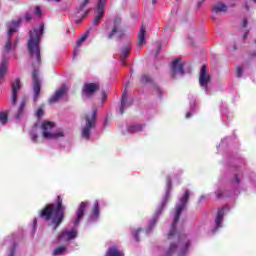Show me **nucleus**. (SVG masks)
<instances>
[{"instance_id":"nucleus-15","label":"nucleus","mask_w":256,"mask_h":256,"mask_svg":"<svg viewBox=\"0 0 256 256\" xmlns=\"http://www.w3.org/2000/svg\"><path fill=\"white\" fill-rule=\"evenodd\" d=\"M21 90V80L17 78L14 82H12V104L17 105V93Z\"/></svg>"},{"instance_id":"nucleus-5","label":"nucleus","mask_w":256,"mask_h":256,"mask_svg":"<svg viewBox=\"0 0 256 256\" xmlns=\"http://www.w3.org/2000/svg\"><path fill=\"white\" fill-rule=\"evenodd\" d=\"M113 37H117L119 41L125 37V29H123V23L119 17L114 19L112 28L107 34V39L111 40Z\"/></svg>"},{"instance_id":"nucleus-3","label":"nucleus","mask_w":256,"mask_h":256,"mask_svg":"<svg viewBox=\"0 0 256 256\" xmlns=\"http://www.w3.org/2000/svg\"><path fill=\"white\" fill-rule=\"evenodd\" d=\"M45 31V24H41L39 29L34 28L29 32L27 49L33 67H41V37Z\"/></svg>"},{"instance_id":"nucleus-48","label":"nucleus","mask_w":256,"mask_h":256,"mask_svg":"<svg viewBox=\"0 0 256 256\" xmlns=\"http://www.w3.org/2000/svg\"><path fill=\"white\" fill-rule=\"evenodd\" d=\"M157 3V0H152V5H155Z\"/></svg>"},{"instance_id":"nucleus-37","label":"nucleus","mask_w":256,"mask_h":256,"mask_svg":"<svg viewBox=\"0 0 256 256\" xmlns=\"http://www.w3.org/2000/svg\"><path fill=\"white\" fill-rule=\"evenodd\" d=\"M36 115H37L38 119H41V117H43V115H45V112L43 111L42 108H40L37 110Z\"/></svg>"},{"instance_id":"nucleus-23","label":"nucleus","mask_w":256,"mask_h":256,"mask_svg":"<svg viewBox=\"0 0 256 256\" xmlns=\"http://www.w3.org/2000/svg\"><path fill=\"white\" fill-rule=\"evenodd\" d=\"M105 256H125V254H123V252L119 251V249H117V246H112V247L108 248Z\"/></svg>"},{"instance_id":"nucleus-19","label":"nucleus","mask_w":256,"mask_h":256,"mask_svg":"<svg viewBox=\"0 0 256 256\" xmlns=\"http://www.w3.org/2000/svg\"><path fill=\"white\" fill-rule=\"evenodd\" d=\"M147 42V38H145V27L141 26L140 32L138 33V45L137 48L141 49L143 44Z\"/></svg>"},{"instance_id":"nucleus-28","label":"nucleus","mask_w":256,"mask_h":256,"mask_svg":"<svg viewBox=\"0 0 256 256\" xmlns=\"http://www.w3.org/2000/svg\"><path fill=\"white\" fill-rule=\"evenodd\" d=\"M89 37V32H86L84 35L81 36L80 39L76 42V47L79 48L85 41H87V38Z\"/></svg>"},{"instance_id":"nucleus-35","label":"nucleus","mask_w":256,"mask_h":256,"mask_svg":"<svg viewBox=\"0 0 256 256\" xmlns=\"http://www.w3.org/2000/svg\"><path fill=\"white\" fill-rule=\"evenodd\" d=\"M35 15H37V17H41V15H43V11L41 10V7L39 6L35 7Z\"/></svg>"},{"instance_id":"nucleus-2","label":"nucleus","mask_w":256,"mask_h":256,"mask_svg":"<svg viewBox=\"0 0 256 256\" xmlns=\"http://www.w3.org/2000/svg\"><path fill=\"white\" fill-rule=\"evenodd\" d=\"M65 205L61 195L57 196L56 203L46 204L39 212L38 217L43 221H51L53 231H57L65 220Z\"/></svg>"},{"instance_id":"nucleus-47","label":"nucleus","mask_w":256,"mask_h":256,"mask_svg":"<svg viewBox=\"0 0 256 256\" xmlns=\"http://www.w3.org/2000/svg\"><path fill=\"white\" fill-rule=\"evenodd\" d=\"M159 51H161V44L158 45V51H157V53H159Z\"/></svg>"},{"instance_id":"nucleus-41","label":"nucleus","mask_w":256,"mask_h":256,"mask_svg":"<svg viewBox=\"0 0 256 256\" xmlns=\"http://www.w3.org/2000/svg\"><path fill=\"white\" fill-rule=\"evenodd\" d=\"M203 3H205V0L198 1V3H197L198 9H200V7H201V5H203Z\"/></svg>"},{"instance_id":"nucleus-40","label":"nucleus","mask_w":256,"mask_h":256,"mask_svg":"<svg viewBox=\"0 0 256 256\" xmlns=\"http://www.w3.org/2000/svg\"><path fill=\"white\" fill-rule=\"evenodd\" d=\"M155 91L156 93H158L159 97H162L163 92L161 91V88H159L158 86L155 87Z\"/></svg>"},{"instance_id":"nucleus-29","label":"nucleus","mask_w":256,"mask_h":256,"mask_svg":"<svg viewBox=\"0 0 256 256\" xmlns=\"http://www.w3.org/2000/svg\"><path fill=\"white\" fill-rule=\"evenodd\" d=\"M7 121H9V116L7 115V113L0 112V123L2 125H5V123H7Z\"/></svg>"},{"instance_id":"nucleus-52","label":"nucleus","mask_w":256,"mask_h":256,"mask_svg":"<svg viewBox=\"0 0 256 256\" xmlns=\"http://www.w3.org/2000/svg\"><path fill=\"white\" fill-rule=\"evenodd\" d=\"M164 203H167V198L165 199V202Z\"/></svg>"},{"instance_id":"nucleus-42","label":"nucleus","mask_w":256,"mask_h":256,"mask_svg":"<svg viewBox=\"0 0 256 256\" xmlns=\"http://www.w3.org/2000/svg\"><path fill=\"white\" fill-rule=\"evenodd\" d=\"M8 256H15V248L10 250V254Z\"/></svg>"},{"instance_id":"nucleus-32","label":"nucleus","mask_w":256,"mask_h":256,"mask_svg":"<svg viewBox=\"0 0 256 256\" xmlns=\"http://www.w3.org/2000/svg\"><path fill=\"white\" fill-rule=\"evenodd\" d=\"M89 1L90 0H83V2L80 4L76 13H79L80 11H83V9H85V7H87V5H89Z\"/></svg>"},{"instance_id":"nucleus-30","label":"nucleus","mask_w":256,"mask_h":256,"mask_svg":"<svg viewBox=\"0 0 256 256\" xmlns=\"http://www.w3.org/2000/svg\"><path fill=\"white\" fill-rule=\"evenodd\" d=\"M65 251H67V247H65V246H60V247L56 248V249L53 251V255H54V256L61 255V253H65Z\"/></svg>"},{"instance_id":"nucleus-34","label":"nucleus","mask_w":256,"mask_h":256,"mask_svg":"<svg viewBox=\"0 0 256 256\" xmlns=\"http://www.w3.org/2000/svg\"><path fill=\"white\" fill-rule=\"evenodd\" d=\"M243 75V68L242 67H237L236 68V77L241 78V76Z\"/></svg>"},{"instance_id":"nucleus-27","label":"nucleus","mask_w":256,"mask_h":256,"mask_svg":"<svg viewBox=\"0 0 256 256\" xmlns=\"http://www.w3.org/2000/svg\"><path fill=\"white\" fill-rule=\"evenodd\" d=\"M140 82L143 85H147V83H153V79L151 78V76L147 75V74H143L140 78Z\"/></svg>"},{"instance_id":"nucleus-38","label":"nucleus","mask_w":256,"mask_h":256,"mask_svg":"<svg viewBox=\"0 0 256 256\" xmlns=\"http://www.w3.org/2000/svg\"><path fill=\"white\" fill-rule=\"evenodd\" d=\"M30 135H31V137H32V141H33L34 143H37V139H38L37 134H36L35 132H31Z\"/></svg>"},{"instance_id":"nucleus-26","label":"nucleus","mask_w":256,"mask_h":256,"mask_svg":"<svg viewBox=\"0 0 256 256\" xmlns=\"http://www.w3.org/2000/svg\"><path fill=\"white\" fill-rule=\"evenodd\" d=\"M26 105H27V100L24 99V100L21 102V104H20V106H19V108H18V113H17L16 116H15L16 119H19V118L21 117V115H23V111H25V106H26Z\"/></svg>"},{"instance_id":"nucleus-46","label":"nucleus","mask_w":256,"mask_h":256,"mask_svg":"<svg viewBox=\"0 0 256 256\" xmlns=\"http://www.w3.org/2000/svg\"><path fill=\"white\" fill-rule=\"evenodd\" d=\"M167 184L169 187H171V178H167Z\"/></svg>"},{"instance_id":"nucleus-4","label":"nucleus","mask_w":256,"mask_h":256,"mask_svg":"<svg viewBox=\"0 0 256 256\" xmlns=\"http://www.w3.org/2000/svg\"><path fill=\"white\" fill-rule=\"evenodd\" d=\"M86 126L82 129V137L89 141L91 139V129L95 128L97 123V109H94L91 114L85 116Z\"/></svg>"},{"instance_id":"nucleus-14","label":"nucleus","mask_w":256,"mask_h":256,"mask_svg":"<svg viewBox=\"0 0 256 256\" xmlns=\"http://www.w3.org/2000/svg\"><path fill=\"white\" fill-rule=\"evenodd\" d=\"M65 95H67V87L62 86L58 89L53 96L49 98L50 105H54V103H58Z\"/></svg>"},{"instance_id":"nucleus-53","label":"nucleus","mask_w":256,"mask_h":256,"mask_svg":"<svg viewBox=\"0 0 256 256\" xmlns=\"http://www.w3.org/2000/svg\"><path fill=\"white\" fill-rule=\"evenodd\" d=\"M254 1V3H256V0H253Z\"/></svg>"},{"instance_id":"nucleus-18","label":"nucleus","mask_w":256,"mask_h":256,"mask_svg":"<svg viewBox=\"0 0 256 256\" xmlns=\"http://www.w3.org/2000/svg\"><path fill=\"white\" fill-rule=\"evenodd\" d=\"M228 9H229V7L226 6L225 3L219 2L212 7V12H214L215 15H219L221 13H227Z\"/></svg>"},{"instance_id":"nucleus-49","label":"nucleus","mask_w":256,"mask_h":256,"mask_svg":"<svg viewBox=\"0 0 256 256\" xmlns=\"http://www.w3.org/2000/svg\"><path fill=\"white\" fill-rule=\"evenodd\" d=\"M71 30L73 31V33H75V28L71 27Z\"/></svg>"},{"instance_id":"nucleus-51","label":"nucleus","mask_w":256,"mask_h":256,"mask_svg":"<svg viewBox=\"0 0 256 256\" xmlns=\"http://www.w3.org/2000/svg\"><path fill=\"white\" fill-rule=\"evenodd\" d=\"M245 37H247V34L244 35V39H245Z\"/></svg>"},{"instance_id":"nucleus-1","label":"nucleus","mask_w":256,"mask_h":256,"mask_svg":"<svg viewBox=\"0 0 256 256\" xmlns=\"http://www.w3.org/2000/svg\"><path fill=\"white\" fill-rule=\"evenodd\" d=\"M190 195L191 192L185 190L183 196L179 200L180 204L176 205L174 221L172 222L171 230L168 233L169 246L164 256H173L175 253H178L179 256L185 255L189 251V247H191V240H189L185 234H180L177 231V223H179V219H181V213H183V210L187 207Z\"/></svg>"},{"instance_id":"nucleus-10","label":"nucleus","mask_w":256,"mask_h":256,"mask_svg":"<svg viewBox=\"0 0 256 256\" xmlns=\"http://www.w3.org/2000/svg\"><path fill=\"white\" fill-rule=\"evenodd\" d=\"M89 207V202L84 201L81 202L77 211H76V219L74 221V226L79 227V224L81 223V220L83 219V216L85 215V210Z\"/></svg>"},{"instance_id":"nucleus-6","label":"nucleus","mask_w":256,"mask_h":256,"mask_svg":"<svg viewBox=\"0 0 256 256\" xmlns=\"http://www.w3.org/2000/svg\"><path fill=\"white\" fill-rule=\"evenodd\" d=\"M55 127L54 122L46 121L42 123V135L44 139H59V137H64L65 134L62 130H58L57 133H51V130Z\"/></svg>"},{"instance_id":"nucleus-21","label":"nucleus","mask_w":256,"mask_h":256,"mask_svg":"<svg viewBox=\"0 0 256 256\" xmlns=\"http://www.w3.org/2000/svg\"><path fill=\"white\" fill-rule=\"evenodd\" d=\"M125 107H131V103L127 102V90L122 94L121 105H120V114L125 113Z\"/></svg>"},{"instance_id":"nucleus-45","label":"nucleus","mask_w":256,"mask_h":256,"mask_svg":"<svg viewBox=\"0 0 256 256\" xmlns=\"http://www.w3.org/2000/svg\"><path fill=\"white\" fill-rule=\"evenodd\" d=\"M235 181L236 183H241V180H239V176L235 175Z\"/></svg>"},{"instance_id":"nucleus-7","label":"nucleus","mask_w":256,"mask_h":256,"mask_svg":"<svg viewBox=\"0 0 256 256\" xmlns=\"http://www.w3.org/2000/svg\"><path fill=\"white\" fill-rule=\"evenodd\" d=\"M32 85H33V100L37 101L41 95V80L39 79V70H33L32 72Z\"/></svg>"},{"instance_id":"nucleus-44","label":"nucleus","mask_w":256,"mask_h":256,"mask_svg":"<svg viewBox=\"0 0 256 256\" xmlns=\"http://www.w3.org/2000/svg\"><path fill=\"white\" fill-rule=\"evenodd\" d=\"M192 113L191 112H188V113H186V119H189V117H192Z\"/></svg>"},{"instance_id":"nucleus-9","label":"nucleus","mask_w":256,"mask_h":256,"mask_svg":"<svg viewBox=\"0 0 256 256\" xmlns=\"http://www.w3.org/2000/svg\"><path fill=\"white\" fill-rule=\"evenodd\" d=\"M100 85L99 83H85L82 87V93L84 97H92V95L99 91Z\"/></svg>"},{"instance_id":"nucleus-12","label":"nucleus","mask_w":256,"mask_h":256,"mask_svg":"<svg viewBox=\"0 0 256 256\" xmlns=\"http://www.w3.org/2000/svg\"><path fill=\"white\" fill-rule=\"evenodd\" d=\"M73 239H77V230L75 229L64 230L58 234L59 241L68 242V241H73Z\"/></svg>"},{"instance_id":"nucleus-20","label":"nucleus","mask_w":256,"mask_h":256,"mask_svg":"<svg viewBox=\"0 0 256 256\" xmlns=\"http://www.w3.org/2000/svg\"><path fill=\"white\" fill-rule=\"evenodd\" d=\"M9 60L5 57L2 58V62L0 64V81L7 75V65Z\"/></svg>"},{"instance_id":"nucleus-8","label":"nucleus","mask_w":256,"mask_h":256,"mask_svg":"<svg viewBox=\"0 0 256 256\" xmlns=\"http://www.w3.org/2000/svg\"><path fill=\"white\" fill-rule=\"evenodd\" d=\"M177 75H185V68L180 58L174 59L171 63V77L175 79Z\"/></svg>"},{"instance_id":"nucleus-17","label":"nucleus","mask_w":256,"mask_h":256,"mask_svg":"<svg viewBox=\"0 0 256 256\" xmlns=\"http://www.w3.org/2000/svg\"><path fill=\"white\" fill-rule=\"evenodd\" d=\"M19 25H21V19L13 20L8 28V38L11 39L13 37V33H17V29H19Z\"/></svg>"},{"instance_id":"nucleus-22","label":"nucleus","mask_w":256,"mask_h":256,"mask_svg":"<svg viewBox=\"0 0 256 256\" xmlns=\"http://www.w3.org/2000/svg\"><path fill=\"white\" fill-rule=\"evenodd\" d=\"M223 217H225V210L223 208L218 209L215 223H216V229H219L221 227V223H223Z\"/></svg>"},{"instance_id":"nucleus-33","label":"nucleus","mask_w":256,"mask_h":256,"mask_svg":"<svg viewBox=\"0 0 256 256\" xmlns=\"http://www.w3.org/2000/svg\"><path fill=\"white\" fill-rule=\"evenodd\" d=\"M88 15H89V10H86L84 14L81 16V18H78L76 20V25H79L83 21V19H85V17H87Z\"/></svg>"},{"instance_id":"nucleus-31","label":"nucleus","mask_w":256,"mask_h":256,"mask_svg":"<svg viewBox=\"0 0 256 256\" xmlns=\"http://www.w3.org/2000/svg\"><path fill=\"white\" fill-rule=\"evenodd\" d=\"M12 47H13V44L11 43V38L8 37L7 42L4 46V53H9Z\"/></svg>"},{"instance_id":"nucleus-13","label":"nucleus","mask_w":256,"mask_h":256,"mask_svg":"<svg viewBox=\"0 0 256 256\" xmlns=\"http://www.w3.org/2000/svg\"><path fill=\"white\" fill-rule=\"evenodd\" d=\"M211 82V76L207 74V65H202L199 76L200 87H207V84Z\"/></svg>"},{"instance_id":"nucleus-25","label":"nucleus","mask_w":256,"mask_h":256,"mask_svg":"<svg viewBox=\"0 0 256 256\" xmlns=\"http://www.w3.org/2000/svg\"><path fill=\"white\" fill-rule=\"evenodd\" d=\"M130 53H131V44H127L122 49L121 59H127V57H129Z\"/></svg>"},{"instance_id":"nucleus-16","label":"nucleus","mask_w":256,"mask_h":256,"mask_svg":"<svg viewBox=\"0 0 256 256\" xmlns=\"http://www.w3.org/2000/svg\"><path fill=\"white\" fill-rule=\"evenodd\" d=\"M145 129V124L133 123L127 126V132L131 135L135 133H141Z\"/></svg>"},{"instance_id":"nucleus-50","label":"nucleus","mask_w":256,"mask_h":256,"mask_svg":"<svg viewBox=\"0 0 256 256\" xmlns=\"http://www.w3.org/2000/svg\"><path fill=\"white\" fill-rule=\"evenodd\" d=\"M67 33H71V30L68 29V30H67Z\"/></svg>"},{"instance_id":"nucleus-36","label":"nucleus","mask_w":256,"mask_h":256,"mask_svg":"<svg viewBox=\"0 0 256 256\" xmlns=\"http://www.w3.org/2000/svg\"><path fill=\"white\" fill-rule=\"evenodd\" d=\"M141 231H143V229L139 228V229H137L135 232H133L134 239H135L136 241H139V233H141Z\"/></svg>"},{"instance_id":"nucleus-11","label":"nucleus","mask_w":256,"mask_h":256,"mask_svg":"<svg viewBox=\"0 0 256 256\" xmlns=\"http://www.w3.org/2000/svg\"><path fill=\"white\" fill-rule=\"evenodd\" d=\"M107 0H99L97 4V16L93 20V25H99V21L103 19V15H105V5Z\"/></svg>"},{"instance_id":"nucleus-24","label":"nucleus","mask_w":256,"mask_h":256,"mask_svg":"<svg viewBox=\"0 0 256 256\" xmlns=\"http://www.w3.org/2000/svg\"><path fill=\"white\" fill-rule=\"evenodd\" d=\"M90 219H92V221L99 219V202L98 201L94 203L92 212L90 214Z\"/></svg>"},{"instance_id":"nucleus-43","label":"nucleus","mask_w":256,"mask_h":256,"mask_svg":"<svg viewBox=\"0 0 256 256\" xmlns=\"http://www.w3.org/2000/svg\"><path fill=\"white\" fill-rule=\"evenodd\" d=\"M247 23H248V22H247V19H244V20H243L242 27H247Z\"/></svg>"},{"instance_id":"nucleus-39","label":"nucleus","mask_w":256,"mask_h":256,"mask_svg":"<svg viewBox=\"0 0 256 256\" xmlns=\"http://www.w3.org/2000/svg\"><path fill=\"white\" fill-rule=\"evenodd\" d=\"M24 17H25L27 23H29V21H31V19H33V16L29 13H26Z\"/></svg>"}]
</instances>
